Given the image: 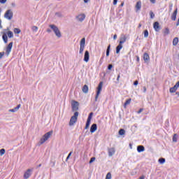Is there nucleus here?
I'll return each mask as SVG.
<instances>
[{
    "mask_svg": "<svg viewBox=\"0 0 179 179\" xmlns=\"http://www.w3.org/2000/svg\"><path fill=\"white\" fill-rule=\"evenodd\" d=\"M178 13V8H176L173 13L171 15V19L173 22H176V19H177V13Z\"/></svg>",
    "mask_w": 179,
    "mask_h": 179,
    "instance_id": "10",
    "label": "nucleus"
},
{
    "mask_svg": "<svg viewBox=\"0 0 179 179\" xmlns=\"http://www.w3.org/2000/svg\"><path fill=\"white\" fill-rule=\"evenodd\" d=\"M120 78H121V76H120V74L117 76V82H120Z\"/></svg>",
    "mask_w": 179,
    "mask_h": 179,
    "instance_id": "49",
    "label": "nucleus"
},
{
    "mask_svg": "<svg viewBox=\"0 0 179 179\" xmlns=\"http://www.w3.org/2000/svg\"><path fill=\"white\" fill-rule=\"evenodd\" d=\"M68 159H69V155L66 157V160H68Z\"/></svg>",
    "mask_w": 179,
    "mask_h": 179,
    "instance_id": "60",
    "label": "nucleus"
},
{
    "mask_svg": "<svg viewBox=\"0 0 179 179\" xmlns=\"http://www.w3.org/2000/svg\"><path fill=\"white\" fill-rule=\"evenodd\" d=\"M92 117H93V113H90L87 117L85 129H89V127H90V122L92 121Z\"/></svg>",
    "mask_w": 179,
    "mask_h": 179,
    "instance_id": "7",
    "label": "nucleus"
},
{
    "mask_svg": "<svg viewBox=\"0 0 179 179\" xmlns=\"http://www.w3.org/2000/svg\"><path fill=\"white\" fill-rule=\"evenodd\" d=\"M108 69L109 71H111V69H113V64H109V65L108 66Z\"/></svg>",
    "mask_w": 179,
    "mask_h": 179,
    "instance_id": "43",
    "label": "nucleus"
},
{
    "mask_svg": "<svg viewBox=\"0 0 179 179\" xmlns=\"http://www.w3.org/2000/svg\"><path fill=\"white\" fill-rule=\"evenodd\" d=\"M13 31H14L15 34H19L21 31L19 28H15Z\"/></svg>",
    "mask_w": 179,
    "mask_h": 179,
    "instance_id": "30",
    "label": "nucleus"
},
{
    "mask_svg": "<svg viewBox=\"0 0 179 179\" xmlns=\"http://www.w3.org/2000/svg\"><path fill=\"white\" fill-rule=\"evenodd\" d=\"M0 11H1V8H0Z\"/></svg>",
    "mask_w": 179,
    "mask_h": 179,
    "instance_id": "62",
    "label": "nucleus"
},
{
    "mask_svg": "<svg viewBox=\"0 0 179 179\" xmlns=\"http://www.w3.org/2000/svg\"><path fill=\"white\" fill-rule=\"evenodd\" d=\"M94 160H96V157H92L90 160V164H91V163H93V162H94Z\"/></svg>",
    "mask_w": 179,
    "mask_h": 179,
    "instance_id": "41",
    "label": "nucleus"
},
{
    "mask_svg": "<svg viewBox=\"0 0 179 179\" xmlns=\"http://www.w3.org/2000/svg\"><path fill=\"white\" fill-rule=\"evenodd\" d=\"M83 92L85 94L89 92V87L87 86V85H85L83 87Z\"/></svg>",
    "mask_w": 179,
    "mask_h": 179,
    "instance_id": "22",
    "label": "nucleus"
},
{
    "mask_svg": "<svg viewBox=\"0 0 179 179\" xmlns=\"http://www.w3.org/2000/svg\"><path fill=\"white\" fill-rule=\"evenodd\" d=\"M150 2H151V3H156V0H150Z\"/></svg>",
    "mask_w": 179,
    "mask_h": 179,
    "instance_id": "47",
    "label": "nucleus"
},
{
    "mask_svg": "<svg viewBox=\"0 0 179 179\" xmlns=\"http://www.w3.org/2000/svg\"><path fill=\"white\" fill-rule=\"evenodd\" d=\"M85 3H87L89 2V0H84Z\"/></svg>",
    "mask_w": 179,
    "mask_h": 179,
    "instance_id": "56",
    "label": "nucleus"
},
{
    "mask_svg": "<svg viewBox=\"0 0 179 179\" xmlns=\"http://www.w3.org/2000/svg\"><path fill=\"white\" fill-rule=\"evenodd\" d=\"M86 17V15L85 14H80L77 16V19L79 20V22H83Z\"/></svg>",
    "mask_w": 179,
    "mask_h": 179,
    "instance_id": "13",
    "label": "nucleus"
},
{
    "mask_svg": "<svg viewBox=\"0 0 179 179\" xmlns=\"http://www.w3.org/2000/svg\"><path fill=\"white\" fill-rule=\"evenodd\" d=\"M78 117H79V112L76 111L74 113V115L70 119V127H72V125H74L76 124V122L78 121Z\"/></svg>",
    "mask_w": 179,
    "mask_h": 179,
    "instance_id": "2",
    "label": "nucleus"
},
{
    "mask_svg": "<svg viewBox=\"0 0 179 179\" xmlns=\"http://www.w3.org/2000/svg\"><path fill=\"white\" fill-rule=\"evenodd\" d=\"M90 55H89V51H85V55H84V61L85 62H89V58H90Z\"/></svg>",
    "mask_w": 179,
    "mask_h": 179,
    "instance_id": "15",
    "label": "nucleus"
},
{
    "mask_svg": "<svg viewBox=\"0 0 179 179\" xmlns=\"http://www.w3.org/2000/svg\"><path fill=\"white\" fill-rule=\"evenodd\" d=\"M12 47H13V42L10 43L6 49V55H9L10 54V52L12 51Z\"/></svg>",
    "mask_w": 179,
    "mask_h": 179,
    "instance_id": "8",
    "label": "nucleus"
},
{
    "mask_svg": "<svg viewBox=\"0 0 179 179\" xmlns=\"http://www.w3.org/2000/svg\"><path fill=\"white\" fill-rule=\"evenodd\" d=\"M138 83H139V82H138V80H136V81L134 83V86H138Z\"/></svg>",
    "mask_w": 179,
    "mask_h": 179,
    "instance_id": "44",
    "label": "nucleus"
},
{
    "mask_svg": "<svg viewBox=\"0 0 179 179\" xmlns=\"http://www.w3.org/2000/svg\"><path fill=\"white\" fill-rule=\"evenodd\" d=\"M5 155V149L2 148L0 150V156H3Z\"/></svg>",
    "mask_w": 179,
    "mask_h": 179,
    "instance_id": "36",
    "label": "nucleus"
},
{
    "mask_svg": "<svg viewBox=\"0 0 179 179\" xmlns=\"http://www.w3.org/2000/svg\"><path fill=\"white\" fill-rule=\"evenodd\" d=\"M6 0H0V3H5Z\"/></svg>",
    "mask_w": 179,
    "mask_h": 179,
    "instance_id": "46",
    "label": "nucleus"
},
{
    "mask_svg": "<svg viewBox=\"0 0 179 179\" xmlns=\"http://www.w3.org/2000/svg\"><path fill=\"white\" fill-rule=\"evenodd\" d=\"M5 55V52H0V59Z\"/></svg>",
    "mask_w": 179,
    "mask_h": 179,
    "instance_id": "42",
    "label": "nucleus"
},
{
    "mask_svg": "<svg viewBox=\"0 0 179 179\" xmlns=\"http://www.w3.org/2000/svg\"><path fill=\"white\" fill-rule=\"evenodd\" d=\"M103 89V82H100L96 90V94L95 96V101H97L99 99V96H100V93H101V90Z\"/></svg>",
    "mask_w": 179,
    "mask_h": 179,
    "instance_id": "4",
    "label": "nucleus"
},
{
    "mask_svg": "<svg viewBox=\"0 0 179 179\" xmlns=\"http://www.w3.org/2000/svg\"><path fill=\"white\" fill-rule=\"evenodd\" d=\"M84 50H85V46L80 45V54H83Z\"/></svg>",
    "mask_w": 179,
    "mask_h": 179,
    "instance_id": "34",
    "label": "nucleus"
},
{
    "mask_svg": "<svg viewBox=\"0 0 179 179\" xmlns=\"http://www.w3.org/2000/svg\"><path fill=\"white\" fill-rule=\"evenodd\" d=\"M31 171H33V170L31 169H27L24 173V179H28L30 178L31 176Z\"/></svg>",
    "mask_w": 179,
    "mask_h": 179,
    "instance_id": "9",
    "label": "nucleus"
},
{
    "mask_svg": "<svg viewBox=\"0 0 179 179\" xmlns=\"http://www.w3.org/2000/svg\"><path fill=\"white\" fill-rule=\"evenodd\" d=\"M138 29H141V27H142V24L141 23H140V24H138Z\"/></svg>",
    "mask_w": 179,
    "mask_h": 179,
    "instance_id": "51",
    "label": "nucleus"
},
{
    "mask_svg": "<svg viewBox=\"0 0 179 179\" xmlns=\"http://www.w3.org/2000/svg\"><path fill=\"white\" fill-rule=\"evenodd\" d=\"M53 131H50L45 134L43 137L40 139L39 143L40 145H43L45 142H47L50 138H51V136L52 135Z\"/></svg>",
    "mask_w": 179,
    "mask_h": 179,
    "instance_id": "1",
    "label": "nucleus"
},
{
    "mask_svg": "<svg viewBox=\"0 0 179 179\" xmlns=\"http://www.w3.org/2000/svg\"><path fill=\"white\" fill-rule=\"evenodd\" d=\"M121 6H124V3H121Z\"/></svg>",
    "mask_w": 179,
    "mask_h": 179,
    "instance_id": "58",
    "label": "nucleus"
},
{
    "mask_svg": "<svg viewBox=\"0 0 179 179\" xmlns=\"http://www.w3.org/2000/svg\"><path fill=\"white\" fill-rule=\"evenodd\" d=\"M139 179H145V176H142L139 178Z\"/></svg>",
    "mask_w": 179,
    "mask_h": 179,
    "instance_id": "54",
    "label": "nucleus"
},
{
    "mask_svg": "<svg viewBox=\"0 0 179 179\" xmlns=\"http://www.w3.org/2000/svg\"><path fill=\"white\" fill-rule=\"evenodd\" d=\"M48 33H51V29H47Z\"/></svg>",
    "mask_w": 179,
    "mask_h": 179,
    "instance_id": "57",
    "label": "nucleus"
},
{
    "mask_svg": "<svg viewBox=\"0 0 179 179\" xmlns=\"http://www.w3.org/2000/svg\"><path fill=\"white\" fill-rule=\"evenodd\" d=\"M170 93H176V90L172 87L169 90Z\"/></svg>",
    "mask_w": 179,
    "mask_h": 179,
    "instance_id": "40",
    "label": "nucleus"
},
{
    "mask_svg": "<svg viewBox=\"0 0 179 179\" xmlns=\"http://www.w3.org/2000/svg\"><path fill=\"white\" fill-rule=\"evenodd\" d=\"M178 44V38L176 37L173 40V45H177Z\"/></svg>",
    "mask_w": 179,
    "mask_h": 179,
    "instance_id": "25",
    "label": "nucleus"
},
{
    "mask_svg": "<svg viewBox=\"0 0 179 179\" xmlns=\"http://www.w3.org/2000/svg\"><path fill=\"white\" fill-rule=\"evenodd\" d=\"M136 12H138V10L142 8V2L141 1H138L136 4Z\"/></svg>",
    "mask_w": 179,
    "mask_h": 179,
    "instance_id": "16",
    "label": "nucleus"
},
{
    "mask_svg": "<svg viewBox=\"0 0 179 179\" xmlns=\"http://www.w3.org/2000/svg\"><path fill=\"white\" fill-rule=\"evenodd\" d=\"M159 162L161 164H163L166 163V159H164V158H160V159H159Z\"/></svg>",
    "mask_w": 179,
    "mask_h": 179,
    "instance_id": "33",
    "label": "nucleus"
},
{
    "mask_svg": "<svg viewBox=\"0 0 179 179\" xmlns=\"http://www.w3.org/2000/svg\"><path fill=\"white\" fill-rule=\"evenodd\" d=\"M85 43H86V39L83 38L80 41V45L85 46Z\"/></svg>",
    "mask_w": 179,
    "mask_h": 179,
    "instance_id": "32",
    "label": "nucleus"
},
{
    "mask_svg": "<svg viewBox=\"0 0 179 179\" xmlns=\"http://www.w3.org/2000/svg\"><path fill=\"white\" fill-rule=\"evenodd\" d=\"M20 104L17 105L15 108H14L13 109H10L9 111L10 113H16V111H17V110H19L20 108Z\"/></svg>",
    "mask_w": 179,
    "mask_h": 179,
    "instance_id": "20",
    "label": "nucleus"
},
{
    "mask_svg": "<svg viewBox=\"0 0 179 179\" xmlns=\"http://www.w3.org/2000/svg\"><path fill=\"white\" fill-rule=\"evenodd\" d=\"M71 108L73 111H78L79 110V102L76 101H71Z\"/></svg>",
    "mask_w": 179,
    "mask_h": 179,
    "instance_id": "6",
    "label": "nucleus"
},
{
    "mask_svg": "<svg viewBox=\"0 0 179 179\" xmlns=\"http://www.w3.org/2000/svg\"><path fill=\"white\" fill-rule=\"evenodd\" d=\"M150 19L155 18V13H153V11H150Z\"/></svg>",
    "mask_w": 179,
    "mask_h": 179,
    "instance_id": "35",
    "label": "nucleus"
},
{
    "mask_svg": "<svg viewBox=\"0 0 179 179\" xmlns=\"http://www.w3.org/2000/svg\"><path fill=\"white\" fill-rule=\"evenodd\" d=\"M144 37L145 38H147V37H149V31H148V29L144 31Z\"/></svg>",
    "mask_w": 179,
    "mask_h": 179,
    "instance_id": "31",
    "label": "nucleus"
},
{
    "mask_svg": "<svg viewBox=\"0 0 179 179\" xmlns=\"http://www.w3.org/2000/svg\"><path fill=\"white\" fill-rule=\"evenodd\" d=\"M2 37L4 43H8V35L3 34Z\"/></svg>",
    "mask_w": 179,
    "mask_h": 179,
    "instance_id": "28",
    "label": "nucleus"
},
{
    "mask_svg": "<svg viewBox=\"0 0 179 179\" xmlns=\"http://www.w3.org/2000/svg\"><path fill=\"white\" fill-rule=\"evenodd\" d=\"M173 142H177V134H174L173 136Z\"/></svg>",
    "mask_w": 179,
    "mask_h": 179,
    "instance_id": "39",
    "label": "nucleus"
},
{
    "mask_svg": "<svg viewBox=\"0 0 179 179\" xmlns=\"http://www.w3.org/2000/svg\"><path fill=\"white\" fill-rule=\"evenodd\" d=\"M143 59H144L145 62H148V61H149V59H150V57L149 56V54L144 53Z\"/></svg>",
    "mask_w": 179,
    "mask_h": 179,
    "instance_id": "18",
    "label": "nucleus"
},
{
    "mask_svg": "<svg viewBox=\"0 0 179 179\" xmlns=\"http://www.w3.org/2000/svg\"><path fill=\"white\" fill-rule=\"evenodd\" d=\"M111 48V45H109L106 50V57H109L110 55V49Z\"/></svg>",
    "mask_w": 179,
    "mask_h": 179,
    "instance_id": "27",
    "label": "nucleus"
},
{
    "mask_svg": "<svg viewBox=\"0 0 179 179\" xmlns=\"http://www.w3.org/2000/svg\"><path fill=\"white\" fill-rule=\"evenodd\" d=\"M143 92L144 93H146V87H143Z\"/></svg>",
    "mask_w": 179,
    "mask_h": 179,
    "instance_id": "53",
    "label": "nucleus"
},
{
    "mask_svg": "<svg viewBox=\"0 0 179 179\" xmlns=\"http://www.w3.org/2000/svg\"><path fill=\"white\" fill-rule=\"evenodd\" d=\"M31 29L33 31H37L38 30V27L37 26H34Z\"/></svg>",
    "mask_w": 179,
    "mask_h": 179,
    "instance_id": "37",
    "label": "nucleus"
},
{
    "mask_svg": "<svg viewBox=\"0 0 179 179\" xmlns=\"http://www.w3.org/2000/svg\"><path fill=\"white\" fill-rule=\"evenodd\" d=\"M113 40H117V34H115V35L113 36Z\"/></svg>",
    "mask_w": 179,
    "mask_h": 179,
    "instance_id": "50",
    "label": "nucleus"
},
{
    "mask_svg": "<svg viewBox=\"0 0 179 179\" xmlns=\"http://www.w3.org/2000/svg\"><path fill=\"white\" fill-rule=\"evenodd\" d=\"M4 17L8 20H12L13 17V12L11 10H8L4 14Z\"/></svg>",
    "mask_w": 179,
    "mask_h": 179,
    "instance_id": "5",
    "label": "nucleus"
},
{
    "mask_svg": "<svg viewBox=\"0 0 179 179\" xmlns=\"http://www.w3.org/2000/svg\"><path fill=\"white\" fill-rule=\"evenodd\" d=\"M122 49V43H119L116 47V54H120V51Z\"/></svg>",
    "mask_w": 179,
    "mask_h": 179,
    "instance_id": "17",
    "label": "nucleus"
},
{
    "mask_svg": "<svg viewBox=\"0 0 179 179\" xmlns=\"http://www.w3.org/2000/svg\"><path fill=\"white\" fill-rule=\"evenodd\" d=\"M168 34H170V29H169V28H165L164 31V36H168Z\"/></svg>",
    "mask_w": 179,
    "mask_h": 179,
    "instance_id": "24",
    "label": "nucleus"
},
{
    "mask_svg": "<svg viewBox=\"0 0 179 179\" xmlns=\"http://www.w3.org/2000/svg\"><path fill=\"white\" fill-rule=\"evenodd\" d=\"M176 95H177V96H179V92H176Z\"/></svg>",
    "mask_w": 179,
    "mask_h": 179,
    "instance_id": "59",
    "label": "nucleus"
},
{
    "mask_svg": "<svg viewBox=\"0 0 179 179\" xmlns=\"http://www.w3.org/2000/svg\"><path fill=\"white\" fill-rule=\"evenodd\" d=\"M49 27L53 30L55 34L59 38H61V31H59V29H58V27L54 25V24H50L49 25Z\"/></svg>",
    "mask_w": 179,
    "mask_h": 179,
    "instance_id": "3",
    "label": "nucleus"
},
{
    "mask_svg": "<svg viewBox=\"0 0 179 179\" xmlns=\"http://www.w3.org/2000/svg\"><path fill=\"white\" fill-rule=\"evenodd\" d=\"M108 156L111 157L112 156H114L115 155V148H111L108 150Z\"/></svg>",
    "mask_w": 179,
    "mask_h": 179,
    "instance_id": "12",
    "label": "nucleus"
},
{
    "mask_svg": "<svg viewBox=\"0 0 179 179\" xmlns=\"http://www.w3.org/2000/svg\"><path fill=\"white\" fill-rule=\"evenodd\" d=\"M72 155V152H70V153L69 154V157H71V156Z\"/></svg>",
    "mask_w": 179,
    "mask_h": 179,
    "instance_id": "55",
    "label": "nucleus"
},
{
    "mask_svg": "<svg viewBox=\"0 0 179 179\" xmlns=\"http://www.w3.org/2000/svg\"><path fill=\"white\" fill-rule=\"evenodd\" d=\"M106 179H111V173L109 172L107 173Z\"/></svg>",
    "mask_w": 179,
    "mask_h": 179,
    "instance_id": "38",
    "label": "nucleus"
},
{
    "mask_svg": "<svg viewBox=\"0 0 179 179\" xmlns=\"http://www.w3.org/2000/svg\"><path fill=\"white\" fill-rule=\"evenodd\" d=\"M117 2H118V0H113V5H117Z\"/></svg>",
    "mask_w": 179,
    "mask_h": 179,
    "instance_id": "48",
    "label": "nucleus"
},
{
    "mask_svg": "<svg viewBox=\"0 0 179 179\" xmlns=\"http://www.w3.org/2000/svg\"><path fill=\"white\" fill-rule=\"evenodd\" d=\"M143 111V108H140L139 110L138 111V114H141Z\"/></svg>",
    "mask_w": 179,
    "mask_h": 179,
    "instance_id": "45",
    "label": "nucleus"
},
{
    "mask_svg": "<svg viewBox=\"0 0 179 179\" xmlns=\"http://www.w3.org/2000/svg\"><path fill=\"white\" fill-rule=\"evenodd\" d=\"M96 131H97V124H93L91 126L90 132H91V134H94V132H96Z\"/></svg>",
    "mask_w": 179,
    "mask_h": 179,
    "instance_id": "14",
    "label": "nucleus"
},
{
    "mask_svg": "<svg viewBox=\"0 0 179 179\" xmlns=\"http://www.w3.org/2000/svg\"><path fill=\"white\" fill-rule=\"evenodd\" d=\"M119 135H125V130L124 129H120L119 131Z\"/></svg>",
    "mask_w": 179,
    "mask_h": 179,
    "instance_id": "29",
    "label": "nucleus"
},
{
    "mask_svg": "<svg viewBox=\"0 0 179 179\" xmlns=\"http://www.w3.org/2000/svg\"><path fill=\"white\" fill-rule=\"evenodd\" d=\"M131 101H132L131 99H127L126 101L124 103V108H127V106L129 104H131Z\"/></svg>",
    "mask_w": 179,
    "mask_h": 179,
    "instance_id": "23",
    "label": "nucleus"
},
{
    "mask_svg": "<svg viewBox=\"0 0 179 179\" xmlns=\"http://www.w3.org/2000/svg\"><path fill=\"white\" fill-rule=\"evenodd\" d=\"M38 167H41V164H40L38 166Z\"/></svg>",
    "mask_w": 179,
    "mask_h": 179,
    "instance_id": "61",
    "label": "nucleus"
},
{
    "mask_svg": "<svg viewBox=\"0 0 179 179\" xmlns=\"http://www.w3.org/2000/svg\"><path fill=\"white\" fill-rule=\"evenodd\" d=\"M137 151L138 153H141V152H145V147L143 145H138L137 147Z\"/></svg>",
    "mask_w": 179,
    "mask_h": 179,
    "instance_id": "21",
    "label": "nucleus"
},
{
    "mask_svg": "<svg viewBox=\"0 0 179 179\" xmlns=\"http://www.w3.org/2000/svg\"><path fill=\"white\" fill-rule=\"evenodd\" d=\"M7 36L9 38H12V37H13V32H12V31H8L7 32Z\"/></svg>",
    "mask_w": 179,
    "mask_h": 179,
    "instance_id": "26",
    "label": "nucleus"
},
{
    "mask_svg": "<svg viewBox=\"0 0 179 179\" xmlns=\"http://www.w3.org/2000/svg\"><path fill=\"white\" fill-rule=\"evenodd\" d=\"M126 41H127V36H125V35H123L120 38V41L119 43L124 44V43H125Z\"/></svg>",
    "mask_w": 179,
    "mask_h": 179,
    "instance_id": "19",
    "label": "nucleus"
},
{
    "mask_svg": "<svg viewBox=\"0 0 179 179\" xmlns=\"http://www.w3.org/2000/svg\"><path fill=\"white\" fill-rule=\"evenodd\" d=\"M153 28L154 30H155V31H160V24L159 23V22H155L153 24Z\"/></svg>",
    "mask_w": 179,
    "mask_h": 179,
    "instance_id": "11",
    "label": "nucleus"
},
{
    "mask_svg": "<svg viewBox=\"0 0 179 179\" xmlns=\"http://www.w3.org/2000/svg\"><path fill=\"white\" fill-rule=\"evenodd\" d=\"M136 61H137V62H139V61H140V59H139V56H136Z\"/></svg>",
    "mask_w": 179,
    "mask_h": 179,
    "instance_id": "52",
    "label": "nucleus"
}]
</instances>
